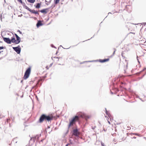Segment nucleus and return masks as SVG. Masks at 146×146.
Here are the masks:
<instances>
[{"instance_id": "obj_1", "label": "nucleus", "mask_w": 146, "mask_h": 146, "mask_svg": "<svg viewBox=\"0 0 146 146\" xmlns=\"http://www.w3.org/2000/svg\"><path fill=\"white\" fill-rule=\"evenodd\" d=\"M79 117L78 116H76L75 117L73 118L72 120L70 121V123L68 125V127L69 128L71 126L75 124V122L76 121L79 120Z\"/></svg>"}, {"instance_id": "obj_2", "label": "nucleus", "mask_w": 146, "mask_h": 146, "mask_svg": "<svg viewBox=\"0 0 146 146\" xmlns=\"http://www.w3.org/2000/svg\"><path fill=\"white\" fill-rule=\"evenodd\" d=\"M16 38V40H15V38L14 37H12V42L15 44H19L21 41L20 38L16 34H15Z\"/></svg>"}, {"instance_id": "obj_3", "label": "nucleus", "mask_w": 146, "mask_h": 146, "mask_svg": "<svg viewBox=\"0 0 146 146\" xmlns=\"http://www.w3.org/2000/svg\"><path fill=\"white\" fill-rule=\"evenodd\" d=\"M9 120V119L6 118L5 117H3L2 118H0V122L3 124H5L7 123L8 122V120Z\"/></svg>"}, {"instance_id": "obj_4", "label": "nucleus", "mask_w": 146, "mask_h": 146, "mask_svg": "<svg viewBox=\"0 0 146 146\" xmlns=\"http://www.w3.org/2000/svg\"><path fill=\"white\" fill-rule=\"evenodd\" d=\"M31 72V68H29L26 71L23 78L24 79H26L28 78Z\"/></svg>"}, {"instance_id": "obj_5", "label": "nucleus", "mask_w": 146, "mask_h": 146, "mask_svg": "<svg viewBox=\"0 0 146 146\" xmlns=\"http://www.w3.org/2000/svg\"><path fill=\"white\" fill-rule=\"evenodd\" d=\"M55 116H54L53 113L50 114L47 116H46V120L48 121H51L52 120L53 118H55Z\"/></svg>"}, {"instance_id": "obj_6", "label": "nucleus", "mask_w": 146, "mask_h": 146, "mask_svg": "<svg viewBox=\"0 0 146 146\" xmlns=\"http://www.w3.org/2000/svg\"><path fill=\"white\" fill-rule=\"evenodd\" d=\"M80 132L78 131V130L77 128L73 129V131L72 135H74L76 136H78L80 134Z\"/></svg>"}, {"instance_id": "obj_7", "label": "nucleus", "mask_w": 146, "mask_h": 146, "mask_svg": "<svg viewBox=\"0 0 146 146\" xmlns=\"http://www.w3.org/2000/svg\"><path fill=\"white\" fill-rule=\"evenodd\" d=\"M19 47L20 46H19L17 47L13 48V50L18 54L20 53L21 50V49L19 48Z\"/></svg>"}, {"instance_id": "obj_8", "label": "nucleus", "mask_w": 146, "mask_h": 146, "mask_svg": "<svg viewBox=\"0 0 146 146\" xmlns=\"http://www.w3.org/2000/svg\"><path fill=\"white\" fill-rule=\"evenodd\" d=\"M45 119H46V115L43 114L40 117L38 122L40 123H41Z\"/></svg>"}, {"instance_id": "obj_9", "label": "nucleus", "mask_w": 146, "mask_h": 146, "mask_svg": "<svg viewBox=\"0 0 146 146\" xmlns=\"http://www.w3.org/2000/svg\"><path fill=\"white\" fill-rule=\"evenodd\" d=\"M3 39L8 44H11V42H12V39L10 40L9 38L5 37H3Z\"/></svg>"}, {"instance_id": "obj_10", "label": "nucleus", "mask_w": 146, "mask_h": 146, "mask_svg": "<svg viewBox=\"0 0 146 146\" xmlns=\"http://www.w3.org/2000/svg\"><path fill=\"white\" fill-rule=\"evenodd\" d=\"M52 60L54 62H57L60 60V58L59 57H52Z\"/></svg>"}, {"instance_id": "obj_11", "label": "nucleus", "mask_w": 146, "mask_h": 146, "mask_svg": "<svg viewBox=\"0 0 146 146\" xmlns=\"http://www.w3.org/2000/svg\"><path fill=\"white\" fill-rule=\"evenodd\" d=\"M124 64V65H123V66L124 67V70H125L127 68V67L128 66L127 62L126 60L125 61Z\"/></svg>"}, {"instance_id": "obj_12", "label": "nucleus", "mask_w": 146, "mask_h": 146, "mask_svg": "<svg viewBox=\"0 0 146 146\" xmlns=\"http://www.w3.org/2000/svg\"><path fill=\"white\" fill-rule=\"evenodd\" d=\"M109 60V58H107V59H104L103 60H100L99 61L103 63L104 62H106L107 61H108Z\"/></svg>"}, {"instance_id": "obj_13", "label": "nucleus", "mask_w": 146, "mask_h": 146, "mask_svg": "<svg viewBox=\"0 0 146 146\" xmlns=\"http://www.w3.org/2000/svg\"><path fill=\"white\" fill-rule=\"evenodd\" d=\"M43 24L42 23L41 21H38V22L36 24V26L37 27L42 25Z\"/></svg>"}, {"instance_id": "obj_14", "label": "nucleus", "mask_w": 146, "mask_h": 146, "mask_svg": "<svg viewBox=\"0 0 146 146\" xmlns=\"http://www.w3.org/2000/svg\"><path fill=\"white\" fill-rule=\"evenodd\" d=\"M30 12L32 13H34V14H38V15L39 14L37 11H35V10H34L31 9V10L30 11Z\"/></svg>"}, {"instance_id": "obj_15", "label": "nucleus", "mask_w": 146, "mask_h": 146, "mask_svg": "<svg viewBox=\"0 0 146 146\" xmlns=\"http://www.w3.org/2000/svg\"><path fill=\"white\" fill-rule=\"evenodd\" d=\"M84 117L85 118V119L86 120H87V119L90 118L91 117V116L89 115H84Z\"/></svg>"}, {"instance_id": "obj_16", "label": "nucleus", "mask_w": 146, "mask_h": 146, "mask_svg": "<svg viewBox=\"0 0 146 146\" xmlns=\"http://www.w3.org/2000/svg\"><path fill=\"white\" fill-rule=\"evenodd\" d=\"M40 4L39 3H38L37 4L36 6V7L37 8H39L40 7Z\"/></svg>"}, {"instance_id": "obj_17", "label": "nucleus", "mask_w": 146, "mask_h": 146, "mask_svg": "<svg viewBox=\"0 0 146 146\" xmlns=\"http://www.w3.org/2000/svg\"><path fill=\"white\" fill-rule=\"evenodd\" d=\"M29 2L31 3H33L35 1V0H27Z\"/></svg>"}, {"instance_id": "obj_18", "label": "nucleus", "mask_w": 146, "mask_h": 146, "mask_svg": "<svg viewBox=\"0 0 146 146\" xmlns=\"http://www.w3.org/2000/svg\"><path fill=\"white\" fill-rule=\"evenodd\" d=\"M25 9H27V10H28V11H30L31 10V9H30L29 7H27V6H25Z\"/></svg>"}, {"instance_id": "obj_19", "label": "nucleus", "mask_w": 146, "mask_h": 146, "mask_svg": "<svg viewBox=\"0 0 146 146\" xmlns=\"http://www.w3.org/2000/svg\"><path fill=\"white\" fill-rule=\"evenodd\" d=\"M40 11L42 13H45L46 12V9H44L42 10H41Z\"/></svg>"}, {"instance_id": "obj_20", "label": "nucleus", "mask_w": 146, "mask_h": 146, "mask_svg": "<svg viewBox=\"0 0 146 146\" xmlns=\"http://www.w3.org/2000/svg\"><path fill=\"white\" fill-rule=\"evenodd\" d=\"M60 0H55V4H57L59 3Z\"/></svg>"}, {"instance_id": "obj_21", "label": "nucleus", "mask_w": 146, "mask_h": 146, "mask_svg": "<svg viewBox=\"0 0 146 146\" xmlns=\"http://www.w3.org/2000/svg\"><path fill=\"white\" fill-rule=\"evenodd\" d=\"M50 0H46V2H48V3H46V4H48V3L50 2Z\"/></svg>"}, {"instance_id": "obj_22", "label": "nucleus", "mask_w": 146, "mask_h": 146, "mask_svg": "<svg viewBox=\"0 0 146 146\" xmlns=\"http://www.w3.org/2000/svg\"><path fill=\"white\" fill-rule=\"evenodd\" d=\"M18 1H19V2H20L21 4L23 3V2L22 1V0H17Z\"/></svg>"}, {"instance_id": "obj_23", "label": "nucleus", "mask_w": 146, "mask_h": 146, "mask_svg": "<svg viewBox=\"0 0 146 146\" xmlns=\"http://www.w3.org/2000/svg\"><path fill=\"white\" fill-rule=\"evenodd\" d=\"M4 48V47L3 46H0V50L3 49Z\"/></svg>"}, {"instance_id": "obj_24", "label": "nucleus", "mask_w": 146, "mask_h": 146, "mask_svg": "<svg viewBox=\"0 0 146 146\" xmlns=\"http://www.w3.org/2000/svg\"><path fill=\"white\" fill-rule=\"evenodd\" d=\"M108 123L109 124H111V123H110V122L109 121H108Z\"/></svg>"}, {"instance_id": "obj_25", "label": "nucleus", "mask_w": 146, "mask_h": 146, "mask_svg": "<svg viewBox=\"0 0 146 146\" xmlns=\"http://www.w3.org/2000/svg\"><path fill=\"white\" fill-rule=\"evenodd\" d=\"M19 31V32L20 33H21V32L20 31Z\"/></svg>"}, {"instance_id": "obj_26", "label": "nucleus", "mask_w": 146, "mask_h": 146, "mask_svg": "<svg viewBox=\"0 0 146 146\" xmlns=\"http://www.w3.org/2000/svg\"><path fill=\"white\" fill-rule=\"evenodd\" d=\"M133 138L135 139V138H136V137H133Z\"/></svg>"}, {"instance_id": "obj_27", "label": "nucleus", "mask_w": 146, "mask_h": 146, "mask_svg": "<svg viewBox=\"0 0 146 146\" xmlns=\"http://www.w3.org/2000/svg\"><path fill=\"white\" fill-rule=\"evenodd\" d=\"M65 146H68V144H67Z\"/></svg>"}, {"instance_id": "obj_28", "label": "nucleus", "mask_w": 146, "mask_h": 146, "mask_svg": "<svg viewBox=\"0 0 146 146\" xmlns=\"http://www.w3.org/2000/svg\"><path fill=\"white\" fill-rule=\"evenodd\" d=\"M121 84H123V82H121Z\"/></svg>"}, {"instance_id": "obj_29", "label": "nucleus", "mask_w": 146, "mask_h": 146, "mask_svg": "<svg viewBox=\"0 0 146 146\" xmlns=\"http://www.w3.org/2000/svg\"><path fill=\"white\" fill-rule=\"evenodd\" d=\"M121 55L122 56H123V54L122 53Z\"/></svg>"}, {"instance_id": "obj_30", "label": "nucleus", "mask_w": 146, "mask_h": 146, "mask_svg": "<svg viewBox=\"0 0 146 146\" xmlns=\"http://www.w3.org/2000/svg\"><path fill=\"white\" fill-rule=\"evenodd\" d=\"M80 116H81V117H83L82 115H81Z\"/></svg>"}, {"instance_id": "obj_31", "label": "nucleus", "mask_w": 146, "mask_h": 146, "mask_svg": "<svg viewBox=\"0 0 146 146\" xmlns=\"http://www.w3.org/2000/svg\"><path fill=\"white\" fill-rule=\"evenodd\" d=\"M135 134V135H137V134H136V133Z\"/></svg>"}]
</instances>
